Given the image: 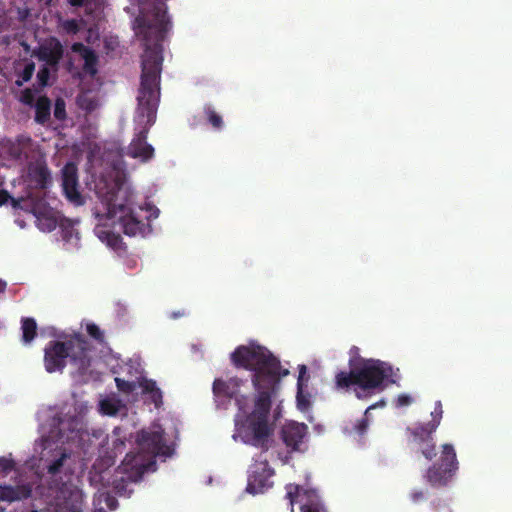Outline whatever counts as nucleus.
Masks as SVG:
<instances>
[{
  "instance_id": "obj_1",
  "label": "nucleus",
  "mask_w": 512,
  "mask_h": 512,
  "mask_svg": "<svg viewBox=\"0 0 512 512\" xmlns=\"http://www.w3.org/2000/svg\"><path fill=\"white\" fill-rule=\"evenodd\" d=\"M230 359L236 368L253 372L252 383L257 392L253 410L243 426L242 439L246 444L267 449L273 432V422H270L272 396L282 376L280 361L266 347L257 344L238 346ZM287 374L285 370L283 375Z\"/></svg>"
},
{
  "instance_id": "obj_2",
  "label": "nucleus",
  "mask_w": 512,
  "mask_h": 512,
  "mask_svg": "<svg viewBox=\"0 0 512 512\" xmlns=\"http://www.w3.org/2000/svg\"><path fill=\"white\" fill-rule=\"evenodd\" d=\"M133 28L144 46L141 86L136 114L137 124H154L159 102V80L162 63L161 40L170 27L166 5L162 1L140 0Z\"/></svg>"
},
{
  "instance_id": "obj_3",
  "label": "nucleus",
  "mask_w": 512,
  "mask_h": 512,
  "mask_svg": "<svg viewBox=\"0 0 512 512\" xmlns=\"http://www.w3.org/2000/svg\"><path fill=\"white\" fill-rule=\"evenodd\" d=\"M79 421L75 416H69L60 419L58 423L59 439L63 442H69L78 437L83 444L84 454L93 455L96 451L99 457L93 464V468L98 472H103L115 463L118 453H122L125 449V441L121 438L122 429L115 427L113 429V447L110 451L104 450L105 444L108 443V435L102 429H95L92 433L80 431L78 428Z\"/></svg>"
},
{
  "instance_id": "obj_4",
  "label": "nucleus",
  "mask_w": 512,
  "mask_h": 512,
  "mask_svg": "<svg viewBox=\"0 0 512 512\" xmlns=\"http://www.w3.org/2000/svg\"><path fill=\"white\" fill-rule=\"evenodd\" d=\"M106 217L117 221L124 234L128 236H144L150 228L149 221L159 216V209L151 204L139 207V212L132 207V194L123 187L115 186L103 198Z\"/></svg>"
},
{
  "instance_id": "obj_5",
  "label": "nucleus",
  "mask_w": 512,
  "mask_h": 512,
  "mask_svg": "<svg viewBox=\"0 0 512 512\" xmlns=\"http://www.w3.org/2000/svg\"><path fill=\"white\" fill-rule=\"evenodd\" d=\"M137 441L142 451L127 453L116 470L120 476L114 480V486L119 493L125 490L126 483L140 481L149 467L155 464V456L166 454L168 449L163 431H141Z\"/></svg>"
},
{
  "instance_id": "obj_6",
  "label": "nucleus",
  "mask_w": 512,
  "mask_h": 512,
  "mask_svg": "<svg viewBox=\"0 0 512 512\" xmlns=\"http://www.w3.org/2000/svg\"><path fill=\"white\" fill-rule=\"evenodd\" d=\"M350 371H339L335 375V388L341 391L353 389L358 399L372 396L376 390L384 389V381L393 374L392 367L380 360L360 359L354 364L351 359Z\"/></svg>"
},
{
  "instance_id": "obj_7",
  "label": "nucleus",
  "mask_w": 512,
  "mask_h": 512,
  "mask_svg": "<svg viewBox=\"0 0 512 512\" xmlns=\"http://www.w3.org/2000/svg\"><path fill=\"white\" fill-rule=\"evenodd\" d=\"M90 344L84 335L75 333L66 341L51 340L44 348L43 363L48 373H62L69 359L79 375H85L91 365Z\"/></svg>"
},
{
  "instance_id": "obj_8",
  "label": "nucleus",
  "mask_w": 512,
  "mask_h": 512,
  "mask_svg": "<svg viewBox=\"0 0 512 512\" xmlns=\"http://www.w3.org/2000/svg\"><path fill=\"white\" fill-rule=\"evenodd\" d=\"M457 470L455 449L451 444H444L439 460L426 470L424 478L432 487H444L452 480Z\"/></svg>"
},
{
  "instance_id": "obj_9",
  "label": "nucleus",
  "mask_w": 512,
  "mask_h": 512,
  "mask_svg": "<svg viewBox=\"0 0 512 512\" xmlns=\"http://www.w3.org/2000/svg\"><path fill=\"white\" fill-rule=\"evenodd\" d=\"M272 433H274V431ZM272 436L273 434L270 436L271 442L267 449L258 447L261 449V453L254 459V462L249 468L247 491L251 494L262 493L272 485L270 478L273 476L274 470L269 466L268 459L263 455L274 443Z\"/></svg>"
},
{
  "instance_id": "obj_10",
  "label": "nucleus",
  "mask_w": 512,
  "mask_h": 512,
  "mask_svg": "<svg viewBox=\"0 0 512 512\" xmlns=\"http://www.w3.org/2000/svg\"><path fill=\"white\" fill-rule=\"evenodd\" d=\"M434 425L419 423L414 427H407L406 433L409 435V444L419 448L420 453L427 459L432 460L436 455V443L433 437Z\"/></svg>"
},
{
  "instance_id": "obj_11",
  "label": "nucleus",
  "mask_w": 512,
  "mask_h": 512,
  "mask_svg": "<svg viewBox=\"0 0 512 512\" xmlns=\"http://www.w3.org/2000/svg\"><path fill=\"white\" fill-rule=\"evenodd\" d=\"M286 498L290 505L300 503L301 512H327L319 494L314 489H303L297 484L286 485Z\"/></svg>"
},
{
  "instance_id": "obj_12",
  "label": "nucleus",
  "mask_w": 512,
  "mask_h": 512,
  "mask_svg": "<svg viewBox=\"0 0 512 512\" xmlns=\"http://www.w3.org/2000/svg\"><path fill=\"white\" fill-rule=\"evenodd\" d=\"M62 54V46L55 38H49L40 44L36 55L46 67L37 74L40 85L45 86L49 78V68H54Z\"/></svg>"
},
{
  "instance_id": "obj_13",
  "label": "nucleus",
  "mask_w": 512,
  "mask_h": 512,
  "mask_svg": "<svg viewBox=\"0 0 512 512\" xmlns=\"http://www.w3.org/2000/svg\"><path fill=\"white\" fill-rule=\"evenodd\" d=\"M62 190L66 199L75 206H81L85 199L79 190L78 168L75 163L68 162L62 168Z\"/></svg>"
},
{
  "instance_id": "obj_14",
  "label": "nucleus",
  "mask_w": 512,
  "mask_h": 512,
  "mask_svg": "<svg viewBox=\"0 0 512 512\" xmlns=\"http://www.w3.org/2000/svg\"><path fill=\"white\" fill-rule=\"evenodd\" d=\"M36 218L37 227L43 232H51L58 225V212L43 197H38L31 211Z\"/></svg>"
},
{
  "instance_id": "obj_15",
  "label": "nucleus",
  "mask_w": 512,
  "mask_h": 512,
  "mask_svg": "<svg viewBox=\"0 0 512 512\" xmlns=\"http://www.w3.org/2000/svg\"><path fill=\"white\" fill-rule=\"evenodd\" d=\"M307 433L308 427L306 424L289 422L281 429V439L289 452L302 451L301 446L304 443Z\"/></svg>"
},
{
  "instance_id": "obj_16",
  "label": "nucleus",
  "mask_w": 512,
  "mask_h": 512,
  "mask_svg": "<svg viewBox=\"0 0 512 512\" xmlns=\"http://www.w3.org/2000/svg\"><path fill=\"white\" fill-rule=\"evenodd\" d=\"M70 68L83 67V77L94 76L96 69V57L92 51L82 44L76 43L72 46L70 55Z\"/></svg>"
},
{
  "instance_id": "obj_17",
  "label": "nucleus",
  "mask_w": 512,
  "mask_h": 512,
  "mask_svg": "<svg viewBox=\"0 0 512 512\" xmlns=\"http://www.w3.org/2000/svg\"><path fill=\"white\" fill-rule=\"evenodd\" d=\"M149 130H140L137 136L131 141L126 150V155L142 162L149 161L154 156V148L147 142Z\"/></svg>"
},
{
  "instance_id": "obj_18",
  "label": "nucleus",
  "mask_w": 512,
  "mask_h": 512,
  "mask_svg": "<svg viewBox=\"0 0 512 512\" xmlns=\"http://www.w3.org/2000/svg\"><path fill=\"white\" fill-rule=\"evenodd\" d=\"M28 178L36 188L44 190L51 184V173L44 161L32 162L28 166Z\"/></svg>"
},
{
  "instance_id": "obj_19",
  "label": "nucleus",
  "mask_w": 512,
  "mask_h": 512,
  "mask_svg": "<svg viewBox=\"0 0 512 512\" xmlns=\"http://www.w3.org/2000/svg\"><path fill=\"white\" fill-rule=\"evenodd\" d=\"M241 380L230 378L229 380L215 379L213 382V393L216 397L231 399L239 392Z\"/></svg>"
},
{
  "instance_id": "obj_20",
  "label": "nucleus",
  "mask_w": 512,
  "mask_h": 512,
  "mask_svg": "<svg viewBox=\"0 0 512 512\" xmlns=\"http://www.w3.org/2000/svg\"><path fill=\"white\" fill-rule=\"evenodd\" d=\"M32 493V489L29 485H21V486H9V485H0V501H15L26 499L30 497Z\"/></svg>"
},
{
  "instance_id": "obj_21",
  "label": "nucleus",
  "mask_w": 512,
  "mask_h": 512,
  "mask_svg": "<svg viewBox=\"0 0 512 512\" xmlns=\"http://www.w3.org/2000/svg\"><path fill=\"white\" fill-rule=\"evenodd\" d=\"M25 145L26 144L20 139L17 141L3 139L0 142V156H5L12 160H19L24 153Z\"/></svg>"
},
{
  "instance_id": "obj_22",
  "label": "nucleus",
  "mask_w": 512,
  "mask_h": 512,
  "mask_svg": "<svg viewBox=\"0 0 512 512\" xmlns=\"http://www.w3.org/2000/svg\"><path fill=\"white\" fill-rule=\"evenodd\" d=\"M139 386L142 388L143 394L148 395L150 401L155 405L156 408H159L162 405V391L157 387V384L154 380L143 378L139 382Z\"/></svg>"
},
{
  "instance_id": "obj_23",
  "label": "nucleus",
  "mask_w": 512,
  "mask_h": 512,
  "mask_svg": "<svg viewBox=\"0 0 512 512\" xmlns=\"http://www.w3.org/2000/svg\"><path fill=\"white\" fill-rule=\"evenodd\" d=\"M36 199H38V196L28 194L27 196H21L18 198L11 196L9 202L14 210H23L31 213L34 204L36 203Z\"/></svg>"
},
{
  "instance_id": "obj_24",
  "label": "nucleus",
  "mask_w": 512,
  "mask_h": 512,
  "mask_svg": "<svg viewBox=\"0 0 512 512\" xmlns=\"http://www.w3.org/2000/svg\"><path fill=\"white\" fill-rule=\"evenodd\" d=\"M22 340L30 343L37 336V323L34 318H23L21 320Z\"/></svg>"
},
{
  "instance_id": "obj_25",
  "label": "nucleus",
  "mask_w": 512,
  "mask_h": 512,
  "mask_svg": "<svg viewBox=\"0 0 512 512\" xmlns=\"http://www.w3.org/2000/svg\"><path fill=\"white\" fill-rule=\"evenodd\" d=\"M101 239L105 241L106 244L116 252L126 250L125 243L123 242V239L119 234H116L112 231H103Z\"/></svg>"
},
{
  "instance_id": "obj_26",
  "label": "nucleus",
  "mask_w": 512,
  "mask_h": 512,
  "mask_svg": "<svg viewBox=\"0 0 512 512\" xmlns=\"http://www.w3.org/2000/svg\"><path fill=\"white\" fill-rule=\"evenodd\" d=\"M77 105L85 112H91L99 105L97 96L92 92L82 93L77 99Z\"/></svg>"
},
{
  "instance_id": "obj_27",
  "label": "nucleus",
  "mask_w": 512,
  "mask_h": 512,
  "mask_svg": "<svg viewBox=\"0 0 512 512\" xmlns=\"http://www.w3.org/2000/svg\"><path fill=\"white\" fill-rule=\"evenodd\" d=\"M50 101L46 97L38 98L36 102V121L38 124H43L49 115Z\"/></svg>"
},
{
  "instance_id": "obj_28",
  "label": "nucleus",
  "mask_w": 512,
  "mask_h": 512,
  "mask_svg": "<svg viewBox=\"0 0 512 512\" xmlns=\"http://www.w3.org/2000/svg\"><path fill=\"white\" fill-rule=\"evenodd\" d=\"M67 458L68 454L64 450L59 451L57 457L47 465V472L51 475L58 474Z\"/></svg>"
},
{
  "instance_id": "obj_29",
  "label": "nucleus",
  "mask_w": 512,
  "mask_h": 512,
  "mask_svg": "<svg viewBox=\"0 0 512 512\" xmlns=\"http://www.w3.org/2000/svg\"><path fill=\"white\" fill-rule=\"evenodd\" d=\"M304 386L305 385L301 386V384L297 386L296 395L297 407L302 411L307 410L311 405L310 394L307 391H305Z\"/></svg>"
},
{
  "instance_id": "obj_30",
  "label": "nucleus",
  "mask_w": 512,
  "mask_h": 512,
  "mask_svg": "<svg viewBox=\"0 0 512 512\" xmlns=\"http://www.w3.org/2000/svg\"><path fill=\"white\" fill-rule=\"evenodd\" d=\"M115 383L117 389L125 394L132 393L137 387V383L135 381H128L120 377L115 378Z\"/></svg>"
},
{
  "instance_id": "obj_31",
  "label": "nucleus",
  "mask_w": 512,
  "mask_h": 512,
  "mask_svg": "<svg viewBox=\"0 0 512 512\" xmlns=\"http://www.w3.org/2000/svg\"><path fill=\"white\" fill-rule=\"evenodd\" d=\"M100 409L104 414L114 416L119 411V405L113 400L105 399L100 402Z\"/></svg>"
},
{
  "instance_id": "obj_32",
  "label": "nucleus",
  "mask_w": 512,
  "mask_h": 512,
  "mask_svg": "<svg viewBox=\"0 0 512 512\" xmlns=\"http://www.w3.org/2000/svg\"><path fill=\"white\" fill-rule=\"evenodd\" d=\"M15 461L10 457H0V477H5L15 470Z\"/></svg>"
},
{
  "instance_id": "obj_33",
  "label": "nucleus",
  "mask_w": 512,
  "mask_h": 512,
  "mask_svg": "<svg viewBox=\"0 0 512 512\" xmlns=\"http://www.w3.org/2000/svg\"><path fill=\"white\" fill-rule=\"evenodd\" d=\"M443 415V408L441 401H437L435 403L434 410L431 412V421L427 422L428 425H434V430H437L440 425L441 419Z\"/></svg>"
},
{
  "instance_id": "obj_34",
  "label": "nucleus",
  "mask_w": 512,
  "mask_h": 512,
  "mask_svg": "<svg viewBox=\"0 0 512 512\" xmlns=\"http://www.w3.org/2000/svg\"><path fill=\"white\" fill-rule=\"evenodd\" d=\"M34 72V64L26 63L23 65L22 75L19 79L16 80V84L21 86L24 82L28 81Z\"/></svg>"
},
{
  "instance_id": "obj_35",
  "label": "nucleus",
  "mask_w": 512,
  "mask_h": 512,
  "mask_svg": "<svg viewBox=\"0 0 512 512\" xmlns=\"http://www.w3.org/2000/svg\"><path fill=\"white\" fill-rule=\"evenodd\" d=\"M205 115L208 119V124H210L213 127H219L223 124L222 117L216 113L213 109H206Z\"/></svg>"
},
{
  "instance_id": "obj_36",
  "label": "nucleus",
  "mask_w": 512,
  "mask_h": 512,
  "mask_svg": "<svg viewBox=\"0 0 512 512\" xmlns=\"http://www.w3.org/2000/svg\"><path fill=\"white\" fill-rule=\"evenodd\" d=\"M87 333L99 342H103L104 335L101 329L94 323H90L86 326Z\"/></svg>"
},
{
  "instance_id": "obj_37",
  "label": "nucleus",
  "mask_w": 512,
  "mask_h": 512,
  "mask_svg": "<svg viewBox=\"0 0 512 512\" xmlns=\"http://www.w3.org/2000/svg\"><path fill=\"white\" fill-rule=\"evenodd\" d=\"M73 6H85L87 9L92 10V6L99 7L102 0H69Z\"/></svg>"
},
{
  "instance_id": "obj_38",
  "label": "nucleus",
  "mask_w": 512,
  "mask_h": 512,
  "mask_svg": "<svg viewBox=\"0 0 512 512\" xmlns=\"http://www.w3.org/2000/svg\"><path fill=\"white\" fill-rule=\"evenodd\" d=\"M54 116L59 120L65 119L66 117L65 103L61 99H57L55 103Z\"/></svg>"
},
{
  "instance_id": "obj_39",
  "label": "nucleus",
  "mask_w": 512,
  "mask_h": 512,
  "mask_svg": "<svg viewBox=\"0 0 512 512\" xmlns=\"http://www.w3.org/2000/svg\"><path fill=\"white\" fill-rule=\"evenodd\" d=\"M368 426H369L368 419L366 417H362L354 425V431L358 435H364L368 429Z\"/></svg>"
},
{
  "instance_id": "obj_40",
  "label": "nucleus",
  "mask_w": 512,
  "mask_h": 512,
  "mask_svg": "<svg viewBox=\"0 0 512 512\" xmlns=\"http://www.w3.org/2000/svg\"><path fill=\"white\" fill-rule=\"evenodd\" d=\"M433 512H452L447 503L441 500L433 501L431 503Z\"/></svg>"
},
{
  "instance_id": "obj_41",
  "label": "nucleus",
  "mask_w": 512,
  "mask_h": 512,
  "mask_svg": "<svg viewBox=\"0 0 512 512\" xmlns=\"http://www.w3.org/2000/svg\"><path fill=\"white\" fill-rule=\"evenodd\" d=\"M34 98V93L30 89H26L21 93L19 100L26 105H32L34 102Z\"/></svg>"
},
{
  "instance_id": "obj_42",
  "label": "nucleus",
  "mask_w": 512,
  "mask_h": 512,
  "mask_svg": "<svg viewBox=\"0 0 512 512\" xmlns=\"http://www.w3.org/2000/svg\"><path fill=\"white\" fill-rule=\"evenodd\" d=\"M413 402V399L408 394H400L396 399L397 407L409 406Z\"/></svg>"
},
{
  "instance_id": "obj_43",
  "label": "nucleus",
  "mask_w": 512,
  "mask_h": 512,
  "mask_svg": "<svg viewBox=\"0 0 512 512\" xmlns=\"http://www.w3.org/2000/svg\"><path fill=\"white\" fill-rule=\"evenodd\" d=\"M62 27L68 33H76L79 31V25L74 20H69V21L63 22Z\"/></svg>"
},
{
  "instance_id": "obj_44",
  "label": "nucleus",
  "mask_w": 512,
  "mask_h": 512,
  "mask_svg": "<svg viewBox=\"0 0 512 512\" xmlns=\"http://www.w3.org/2000/svg\"><path fill=\"white\" fill-rule=\"evenodd\" d=\"M306 374H307V368L305 365H301L300 366V369H299V376H298V379H297V386L301 384L302 385H305L304 384V381H308L309 379V376L306 377Z\"/></svg>"
},
{
  "instance_id": "obj_45",
  "label": "nucleus",
  "mask_w": 512,
  "mask_h": 512,
  "mask_svg": "<svg viewBox=\"0 0 512 512\" xmlns=\"http://www.w3.org/2000/svg\"><path fill=\"white\" fill-rule=\"evenodd\" d=\"M11 195L6 190H0V206H3L9 202Z\"/></svg>"
},
{
  "instance_id": "obj_46",
  "label": "nucleus",
  "mask_w": 512,
  "mask_h": 512,
  "mask_svg": "<svg viewBox=\"0 0 512 512\" xmlns=\"http://www.w3.org/2000/svg\"><path fill=\"white\" fill-rule=\"evenodd\" d=\"M410 498L413 502L417 503L424 499V492L421 490L413 491L410 495Z\"/></svg>"
},
{
  "instance_id": "obj_47",
  "label": "nucleus",
  "mask_w": 512,
  "mask_h": 512,
  "mask_svg": "<svg viewBox=\"0 0 512 512\" xmlns=\"http://www.w3.org/2000/svg\"><path fill=\"white\" fill-rule=\"evenodd\" d=\"M89 36L87 38L88 42H91L93 41L94 39H97L98 38V33L93 31L92 29H89Z\"/></svg>"
},
{
  "instance_id": "obj_48",
  "label": "nucleus",
  "mask_w": 512,
  "mask_h": 512,
  "mask_svg": "<svg viewBox=\"0 0 512 512\" xmlns=\"http://www.w3.org/2000/svg\"><path fill=\"white\" fill-rule=\"evenodd\" d=\"M13 512H37V511L30 510L27 506L22 504L19 508L15 509Z\"/></svg>"
},
{
  "instance_id": "obj_49",
  "label": "nucleus",
  "mask_w": 512,
  "mask_h": 512,
  "mask_svg": "<svg viewBox=\"0 0 512 512\" xmlns=\"http://www.w3.org/2000/svg\"><path fill=\"white\" fill-rule=\"evenodd\" d=\"M6 289V282L0 279V291H5Z\"/></svg>"
},
{
  "instance_id": "obj_50",
  "label": "nucleus",
  "mask_w": 512,
  "mask_h": 512,
  "mask_svg": "<svg viewBox=\"0 0 512 512\" xmlns=\"http://www.w3.org/2000/svg\"><path fill=\"white\" fill-rule=\"evenodd\" d=\"M128 10L131 11L132 14L135 13V8L134 7H128Z\"/></svg>"
},
{
  "instance_id": "obj_51",
  "label": "nucleus",
  "mask_w": 512,
  "mask_h": 512,
  "mask_svg": "<svg viewBox=\"0 0 512 512\" xmlns=\"http://www.w3.org/2000/svg\"><path fill=\"white\" fill-rule=\"evenodd\" d=\"M0 512H6V509L0 505Z\"/></svg>"
},
{
  "instance_id": "obj_52",
  "label": "nucleus",
  "mask_w": 512,
  "mask_h": 512,
  "mask_svg": "<svg viewBox=\"0 0 512 512\" xmlns=\"http://www.w3.org/2000/svg\"><path fill=\"white\" fill-rule=\"evenodd\" d=\"M6 41V37H0V42Z\"/></svg>"
},
{
  "instance_id": "obj_53",
  "label": "nucleus",
  "mask_w": 512,
  "mask_h": 512,
  "mask_svg": "<svg viewBox=\"0 0 512 512\" xmlns=\"http://www.w3.org/2000/svg\"><path fill=\"white\" fill-rule=\"evenodd\" d=\"M123 149H121V152H120V157L122 158L124 156V153H123Z\"/></svg>"
},
{
  "instance_id": "obj_54",
  "label": "nucleus",
  "mask_w": 512,
  "mask_h": 512,
  "mask_svg": "<svg viewBox=\"0 0 512 512\" xmlns=\"http://www.w3.org/2000/svg\"><path fill=\"white\" fill-rule=\"evenodd\" d=\"M374 407H375L374 405H373V406H369V408L366 410V412H365V413H367V412H368V410H370V409H372V408H374Z\"/></svg>"
},
{
  "instance_id": "obj_55",
  "label": "nucleus",
  "mask_w": 512,
  "mask_h": 512,
  "mask_svg": "<svg viewBox=\"0 0 512 512\" xmlns=\"http://www.w3.org/2000/svg\"><path fill=\"white\" fill-rule=\"evenodd\" d=\"M4 291H0V293H3Z\"/></svg>"
}]
</instances>
